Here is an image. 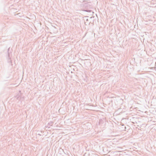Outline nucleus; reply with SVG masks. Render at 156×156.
<instances>
[{"mask_svg": "<svg viewBox=\"0 0 156 156\" xmlns=\"http://www.w3.org/2000/svg\"><path fill=\"white\" fill-rule=\"evenodd\" d=\"M83 6L85 9L82 10L83 11L89 12H92L91 10L89 9L92 7V4L91 2H89L84 3L83 4Z\"/></svg>", "mask_w": 156, "mask_h": 156, "instance_id": "obj_1", "label": "nucleus"}, {"mask_svg": "<svg viewBox=\"0 0 156 156\" xmlns=\"http://www.w3.org/2000/svg\"><path fill=\"white\" fill-rule=\"evenodd\" d=\"M12 49L10 48H9L8 49V51H7V53L8 55V57L9 58V59H10V53H11V51H12Z\"/></svg>", "mask_w": 156, "mask_h": 156, "instance_id": "obj_2", "label": "nucleus"}, {"mask_svg": "<svg viewBox=\"0 0 156 156\" xmlns=\"http://www.w3.org/2000/svg\"><path fill=\"white\" fill-rule=\"evenodd\" d=\"M19 93L16 96V98L18 99L19 100L20 98V97L21 96V94L20 93V91H19Z\"/></svg>", "mask_w": 156, "mask_h": 156, "instance_id": "obj_3", "label": "nucleus"}, {"mask_svg": "<svg viewBox=\"0 0 156 156\" xmlns=\"http://www.w3.org/2000/svg\"><path fill=\"white\" fill-rule=\"evenodd\" d=\"M104 120L100 119L99 120V123H98V125H101L103 124L104 123Z\"/></svg>", "mask_w": 156, "mask_h": 156, "instance_id": "obj_4", "label": "nucleus"}, {"mask_svg": "<svg viewBox=\"0 0 156 156\" xmlns=\"http://www.w3.org/2000/svg\"><path fill=\"white\" fill-rule=\"evenodd\" d=\"M88 20L87 19L86 20V22H85V24L86 25H87V24H90V22H88Z\"/></svg>", "mask_w": 156, "mask_h": 156, "instance_id": "obj_5", "label": "nucleus"}, {"mask_svg": "<svg viewBox=\"0 0 156 156\" xmlns=\"http://www.w3.org/2000/svg\"><path fill=\"white\" fill-rule=\"evenodd\" d=\"M53 122H50L48 123V125L50 126H52Z\"/></svg>", "mask_w": 156, "mask_h": 156, "instance_id": "obj_6", "label": "nucleus"}]
</instances>
